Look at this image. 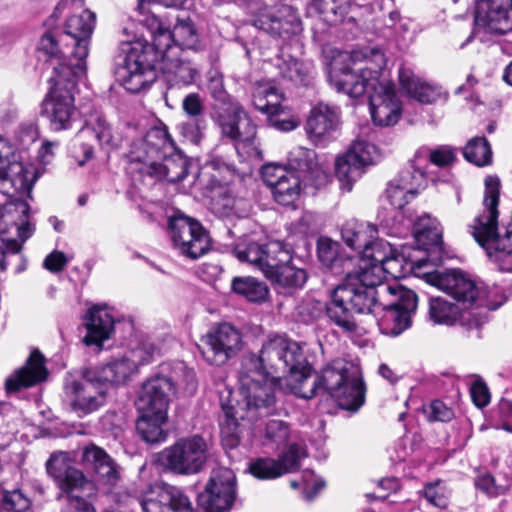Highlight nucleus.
Masks as SVG:
<instances>
[{
    "label": "nucleus",
    "mask_w": 512,
    "mask_h": 512,
    "mask_svg": "<svg viewBox=\"0 0 512 512\" xmlns=\"http://www.w3.org/2000/svg\"><path fill=\"white\" fill-rule=\"evenodd\" d=\"M96 22L94 12L85 9L80 14L70 16L65 24V33L73 39L74 50L68 62H60L61 75H86V58L89 43Z\"/></svg>",
    "instance_id": "obj_13"
},
{
    "label": "nucleus",
    "mask_w": 512,
    "mask_h": 512,
    "mask_svg": "<svg viewBox=\"0 0 512 512\" xmlns=\"http://www.w3.org/2000/svg\"><path fill=\"white\" fill-rule=\"evenodd\" d=\"M234 254L241 262H248L262 271L264 244L243 240L235 245Z\"/></svg>",
    "instance_id": "obj_55"
},
{
    "label": "nucleus",
    "mask_w": 512,
    "mask_h": 512,
    "mask_svg": "<svg viewBox=\"0 0 512 512\" xmlns=\"http://www.w3.org/2000/svg\"><path fill=\"white\" fill-rule=\"evenodd\" d=\"M252 475L259 479H273L282 475L278 462L271 458H259L249 466Z\"/></svg>",
    "instance_id": "obj_58"
},
{
    "label": "nucleus",
    "mask_w": 512,
    "mask_h": 512,
    "mask_svg": "<svg viewBox=\"0 0 512 512\" xmlns=\"http://www.w3.org/2000/svg\"><path fill=\"white\" fill-rule=\"evenodd\" d=\"M213 211L220 216L229 215L235 206V199L227 189H220L212 196Z\"/></svg>",
    "instance_id": "obj_60"
},
{
    "label": "nucleus",
    "mask_w": 512,
    "mask_h": 512,
    "mask_svg": "<svg viewBox=\"0 0 512 512\" xmlns=\"http://www.w3.org/2000/svg\"><path fill=\"white\" fill-rule=\"evenodd\" d=\"M170 237L180 254L197 259L210 249V237L203 226L196 220L175 215L169 219Z\"/></svg>",
    "instance_id": "obj_16"
},
{
    "label": "nucleus",
    "mask_w": 512,
    "mask_h": 512,
    "mask_svg": "<svg viewBox=\"0 0 512 512\" xmlns=\"http://www.w3.org/2000/svg\"><path fill=\"white\" fill-rule=\"evenodd\" d=\"M171 383V392L191 396L197 390L196 374L184 362H176L169 376H166Z\"/></svg>",
    "instance_id": "obj_41"
},
{
    "label": "nucleus",
    "mask_w": 512,
    "mask_h": 512,
    "mask_svg": "<svg viewBox=\"0 0 512 512\" xmlns=\"http://www.w3.org/2000/svg\"><path fill=\"white\" fill-rule=\"evenodd\" d=\"M257 368L265 372L282 373L289 376L291 390L295 393V387H305L311 378L309 366L303 349L299 343L283 336L269 337L255 355Z\"/></svg>",
    "instance_id": "obj_4"
},
{
    "label": "nucleus",
    "mask_w": 512,
    "mask_h": 512,
    "mask_svg": "<svg viewBox=\"0 0 512 512\" xmlns=\"http://www.w3.org/2000/svg\"><path fill=\"white\" fill-rule=\"evenodd\" d=\"M107 387L92 369L85 370L80 378L69 377L64 385V400L79 416L88 415L104 405Z\"/></svg>",
    "instance_id": "obj_14"
},
{
    "label": "nucleus",
    "mask_w": 512,
    "mask_h": 512,
    "mask_svg": "<svg viewBox=\"0 0 512 512\" xmlns=\"http://www.w3.org/2000/svg\"><path fill=\"white\" fill-rule=\"evenodd\" d=\"M167 415L141 412L136 423V429L141 438L148 443H158L166 439V433L162 425L166 422Z\"/></svg>",
    "instance_id": "obj_42"
},
{
    "label": "nucleus",
    "mask_w": 512,
    "mask_h": 512,
    "mask_svg": "<svg viewBox=\"0 0 512 512\" xmlns=\"http://www.w3.org/2000/svg\"><path fill=\"white\" fill-rule=\"evenodd\" d=\"M94 137L101 147L114 148L118 145L111 125L102 116L89 120L78 134L79 140Z\"/></svg>",
    "instance_id": "obj_40"
},
{
    "label": "nucleus",
    "mask_w": 512,
    "mask_h": 512,
    "mask_svg": "<svg viewBox=\"0 0 512 512\" xmlns=\"http://www.w3.org/2000/svg\"><path fill=\"white\" fill-rule=\"evenodd\" d=\"M170 35L171 46L179 47L181 52L184 49L197 50L200 47L198 31L190 19H178L173 30H170Z\"/></svg>",
    "instance_id": "obj_46"
},
{
    "label": "nucleus",
    "mask_w": 512,
    "mask_h": 512,
    "mask_svg": "<svg viewBox=\"0 0 512 512\" xmlns=\"http://www.w3.org/2000/svg\"><path fill=\"white\" fill-rule=\"evenodd\" d=\"M254 25L277 38H290L302 31V21L297 11L289 5L262 9L254 19Z\"/></svg>",
    "instance_id": "obj_20"
},
{
    "label": "nucleus",
    "mask_w": 512,
    "mask_h": 512,
    "mask_svg": "<svg viewBox=\"0 0 512 512\" xmlns=\"http://www.w3.org/2000/svg\"><path fill=\"white\" fill-rule=\"evenodd\" d=\"M343 241L357 252L358 267L363 261L369 260L377 249V243H383L377 238V229L374 225L357 220L347 221L341 230Z\"/></svg>",
    "instance_id": "obj_27"
},
{
    "label": "nucleus",
    "mask_w": 512,
    "mask_h": 512,
    "mask_svg": "<svg viewBox=\"0 0 512 512\" xmlns=\"http://www.w3.org/2000/svg\"><path fill=\"white\" fill-rule=\"evenodd\" d=\"M394 303H386L383 317L379 321L381 331L389 336H398L411 326V317L417 308V295L409 289L401 288Z\"/></svg>",
    "instance_id": "obj_23"
},
{
    "label": "nucleus",
    "mask_w": 512,
    "mask_h": 512,
    "mask_svg": "<svg viewBox=\"0 0 512 512\" xmlns=\"http://www.w3.org/2000/svg\"><path fill=\"white\" fill-rule=\"evenodd\" d=\"M204 128V121L200 119H194L185 122L181 125V134L191 143L197 145L200 143Z\"/></svg>",
    "instance_id": "obj_63"
},
{
    "label": "nucleus",
    "mask_w": 512,
    "mask_h": 512,
    "mask_svg": "<svg viewBox=\"0 0 512 512\" xmlns=\"http://www.w3.org/2000/svg\"><path fill=\"white\" fill-rule=\"evenodd\" d=\"M174 142L166 127H154L143 137L132 140L129 144L126 158L129 173H139L149 176V164L163 157V153L172 152Z\"/></svg>",
    "instance_id": "obj_11"
},
{
    "label": "nucleus",
    "mask_w": 512,
    "mask_h": 512,
    "mask_svg": "<svg viewBox=\"0 0 512 512\" xmlns=\"http://www.w3.org/2000/svg\"><path fill=\"white\" fill-rule=\"evenodd\" d=\"M82 462L108 492L119 483L120 467L103 448L94 444L85 446L82 450Z\"/></svg>",
    "instance_id": "obj_26"
},
{
    "label": "nucleus",
    "mask_w": 512,
    "mask_h": 512,
    "mask_svg": "<svg viewBox=\"0 0 512 512\" xmlns=\"http://www.w3.org/2000/svg\"><path fill=\"white\" fill-rule=\"evenodd\" d=\"M307 456L305 448L299 444H292L280 456L278 465L282 475L297 470L300 467V462Z\"/></svg>",
    "instance_id": "obj_57"
},
{
    "label": "nucleus",
    "mask_w": 512,
    "mask_h": 512,
    "mask_svg": "<svg viewBox=\"0 0 512 512\" xmlns=\"http://www.w3.org/2000/svg\"><path fill=\"white\" fill-rule=\"evenodd\" d=\"M30 500L20 491H7L0 486V508L7 512H28Z\"/></svg>",
    "instance_id": "obj_56"
},
{
    "label": "nucleus",
    "mask_w": 512,
    "mask_h": 512,
    "mask_svg": "<svg viewBox=\"0 0 512 512\" xmlns=\"http://www.w3.org/2000/svg\"><path fill=\"white\" fill-rule=\"evenodd\" d=\"M287 169L301 175V178L312 179L320 170L314 150L305 147H295L288 154Z\"/></svg>",
    "instance_id": "obj_39"
},
{
    "label": "nucleus",
    "mask_w": 512,
    "mask_h": 512,
    "mask_svg": "<svg viewBox=\"0 0 512 512\" xmlns=\"http://www.w3.org/2000/svg\"><path fill=\"white\" fill-rule=\"evenodd\" d=\"M116 322L115 311L107 305H95L88 311L86 318L87 334L84 341L87 345L102 346L114 331Z\"/></svg>",
    "instance_id": "obj_32"
},
{
    "label": "nucleus",
    "mask_w": 512,
    "mask_h": 512,
    "mask_svg": "<svg viewBox=\"0 0 512 512\" xmlns=\"http://www.w3.org/2000/svg\"><path fill=\"white\" fill-rule=\"evenodd\" d=\"M289 436L288 425L277 419H271L266 423L265 438L273 443L282 444Z\"/></svg>",
    "instance_id": "obj_61"
},
{
    "label": "nucleus",
    "mask_w": 512,
    "mask_h": 512,
    "mask_svg": "<svg viewBox=\"0 0 512 512\" xmlns=\"http://www.w3.org/2000/svg\"><path fill=\"white\" fill-rule=\"evenodd\" d=\"M386 58L377 47H364L341 54L331 63L330 83L338 92L357 98L369 92L372 120L378 126L395 125L401 116V102L394 84L384 70Z\"/></svg>",
    "instance_id": "obj_1"
},
{
    "label": "nucleus",
    "mask_w": 512,
    "mask_h": 512,
    "mask_svg": "<svg viewBox=\"0 0 512 512\" xmlns=\"http://www.w3.org/2000/svg\"><path fill=\"white\" fill-rule=\"evenodd\" d=\"M341 125L340 110L335 106L318 103L313 106L305 123V132L314 145H326Z\"/></svg>",
    "instance_id": "obj_25"
},
{
    "label": "nucleus",
    "mask_w": 512,
    "mask_h": 512,
    "mask_svg": "<svg viewBox=\"0 0 512 512\" xmlns=\"http://www.w3.org/2000/svg\"><path fill=\"white\" fill-rule=\"evenodd\" d=\"M321 389L326 390L345 410L357 411L365 401V386L359 367L343 359L332 361L320 377L309 378L305 387L296 386L295 394L310 399Z\"/></svg>",
    "instance_id": "obj_3"
},
{
    "label": "nucleus",
    "mask_w": 512,
    "mask_h": 512,
    "mask_svg": "<svg viewBox=\"0 0 512 512\" xmlns=\"http://www.w3.org/2000/svg\"><path fill=\"white\" fill-rule=\"evenodd\" d=\"M463 154L467 161L477 166H485L492 162V150L485 137L472 138L465 146Z\"/></svg>",
    "instance_id": "obj_53"
},
{
    "label": "nucleus",
    "mask_w": 512,
    "mask_h": 512,
    "mask_svg": "<svg viewBox=\"0 0 512 512\" xmlns=\"http://www.w3.org/2000/svg\"><path fill=\"white\" fill-rule=\"evenodd\" d=\"M163 157L149 164V177L156 180L166 179L175 183L183 180L187 175L188 161L174 146L172 152L162 154Z\"/></svg>",
    "instance_id": "obj_34"
},
{
    "label": "nucleus",
    "mask_w": 512,
    "mask_h": 512,
    "mask_svg": "<svg viewBox=\"0 0 512 512\" xmlns=\"http://www.w3.org/2000/svg\"><path fill=\"white\" fill-rule=\"evenodd\" d=\"M46 376L43 356L38 351L32 352L26 364L6 379V390L8 393L18 392L38 384Z\"/></svg>",
    "instance_id": "obj_33"
},
{
    "label": "nucleus",
    "mask_w": 512,
    "mask_h": 512,
    "mask_svg": "<svg viewBox=\"0 0 512 512\" xmlns=\"http://www.w3.org/2000/svg\"><path fill=\"white\" fill-rule=\"evenodd\" d=\"M399 82L406 93L423 104L436 102L441 96L440 87L422 82L414 72L407 67L399 69Z\"/></svg>",
    "instance_id": "obj_36"
},
{
    "label": "nucleus",
    "mask_w": 512,
    "mask_h": 512,
    "mask_svg": "<svg viewBox=\"0 0 512 512\" xmlns=\"http://www.w3.org/2000/svg\"><path fill=\"white\" fill-rule=\"evenodd\" d=\"M277 67L280 75L295 84H307L310 79V66L295 58L278 59Z\"/></svg>",
    "instance_id": "obj_52"
},
{
    "label": "nucleus",
    "mask_w": 512,
    "mask_h": 512,
    "mask_svg": "<svg viewBox=\"0 0 512 512\" xmlns=\"http://www.w3.org/2000/svg\"><path fill=\"white\" fill-rule=\"evenodd\" d=\"M261 174L277 203L290 205L298 199L302 182L300 174L276 164L263 166Z\"/></svg>",
    "instance_id": "obj_24"
},
{
    "label": "nucleus",
    "mask_w": 512,
    "mask_h": 512,
    "mask_svg": "<svg viewBox=\"0 0 512 512\" xmlns=\"http://www.w3.org/2000/svg\"><path fill=\"white\" fill-rule=\"evenodd\" d=\"M317 252L323 264L332 265L337 257L338 244L329 238H320L317 244Z\"/></svg>",
    "instance_id": "obj_62"
},
{
    "label": "nucleus",
    "mask_w": 512,
    "mask_h": 512,
    "mask_svg": "<svg viewBox=\"0 0 512 512\" xmlns=\"http://www.w3.org/2000/svg\"><path fill=\"white\" fill-rule=\"evenodd\" d=\"M379 158L376 146L366 140H356L349 150L335 160V173L341 189L351 191L353 184L362 176L364 168Z\"/></svg>",
    "instance_id": "obj_17"
},
{
    "label": "nucleus",
    "mask_w": 512,
    "mask_h": 512,
    "mask_svg": "<svg viewBox=\"0 0 512 512\" xmlns=\"http://www.w3.org/2000/svg\"><path fill=\"white\" fill-rule=\"evenodd\" d=\"M424 181L425 171L420 170L419 167L417 171L411 166L402 170L398 177L389 183L386 190L389 204L395 209H403L416 196L418 188L424 184Z\"/></svg>",
    "instance_id": "obj_28"
},
{
    "label": "nucleus",
    "mask_w": 512,
    "mask_h": 512,
    "mask_svg": "<svg viewBox=\"0 0 512 512\" xmlns=\"http://www.w3.org/2000/svg\"><path fill=\"white\" fill-rule=\"evenodd\" d=\"M61 66L54 67L55 75L51 77L53 87L42 105L43 114L50 120L54 130L67 129L74 113V97L72 88L77 80L85 75H61Z\"/></svg>",
    "instance_id": "obj_9"
},
{
    "label": "nucleus",
    "mask_w": 512,
    "mask_h": 512,
    "mask_svg": "<svg viewBox=\"0 0 512 512\" xmlns=\"http://www.w3.org/2000/svg\"><path fill=\"white\" fill-rule=\"evenodd\" d=\"M23 195H14L13 200L0 206V237L11 253H18L35 231V224L30 220V207L21 198Z\"/></svg>",
    "instance_id": "obj_10"
},
{
    "label": "nucleus",
    "mask_w": 512,
    "mask_h": 512,
    "mask_svg": "<svg viewBox=\"0 0 512 512\" xmlns=\"http://www.w3.org/2000/svg\"><path fill=\"white\" fill-rule=\"evenodd\" d=\"M349 7L350 0H312L308 13L318 14L325 22L336 24L348 13Z\"/></svg>",
    "instance_id": "obj_43"
},
{
    "label": "nucleus",
    "mask_w": 512,
    "mask_h": 512,
    "mask_svg": "<svg viewBox=\"0 0 512 512\" xmlns=\"http://www.w3.org/2000/svg\"><path fill=\"white\" fill-rule=\"evenodd\" d=\"M459 316V307L441 297H432L429 302V317L435 324L452 325Z\"/></svg>",
    "instance_id": "obj_51"
},
{
    "label": "nucleus",
    "mask_w": 512,
    "mask_h": 512,
    "mask_svg": "<svg viewBox=\"0 0 512 512\" xmlns=\"http://www.w3.org/2000/svg\"><path fill=\"white\" fill-rule=\"evenodd\" d=\"M414 235L425 245H439L442 241V227L437 219L423 215L414 224Z\"/></svg>",
    "instance_id": "obj_50"
},
{
    "label": "nucleus",
    "mask_w": 512,
    "mask_h": 512,
    "mask_svg": "<svg viewBox=\"0 0 512 512\" xmlns=\"http://www.w3.org/2000/svg\"><path fill=\"white\" fill-rule=\"evenodd\" d=\"M292 260L291 249L279 240L264 244L262 272L267 277L281 264Z\"/></svg>",
    "instance_id": "obj_48"
},
{
    "label": "nucleus",
    "mask_w": 512,
    "mask_h": 512,
    "mask_svg": "<svg viewBox=\"0 0 512 512\" xmlns=\"http://www.w3.org/2000/svg\"><path fill=\"white\" fill-rule=\"evenodd\" d=\"M391 252L390 245L388 243H377V249L374 251L369 260L363 261L360 264L369 276L379 274V285H385L383 283L387 275L393 278L400 277L399 275V261L396 257L389 255Z\"/></svg>",
    "instance_id": "obj_35"
},
{
    "label": "nucleus",
    "mask_w": 512,
    "mask_h": 512,
    "mask_svg": "<svg viewBox=\"0 0 512 512\" xmlns=\"http://www.w3.org/2000/svg\"><path fill=\"white\" fill-rule=\"evenodd\" d=\"M243 345L239 330L229 323H221L201 338L200 351L207 363L221 366L234 358Z\"/></svg>",
    "instance_id": "obj_15"
},
{
    "label": "nucleus",
    "mask_w": 512,
    "mask_h": 512,
    "mask_svg": "<svg viewBox=\"0 0 512 512\" xmlns=\"http://www.w3.org/2000/svg\"><path fill=\"white\" fill-rule=\"evenodd\" d=\"M423 278L428 284L447 293L467 309L494 310L502 303V300L496 297V288L489 290L459 270L427 272Z\"/></svg>",
    "instance_id": "obj_7"
},
{
    "label": "nucleus",
    "mask_w": 512,
    "mask_h": 512,
    "mask_svg": "<svg viewBox=\"0 0 512 512\" xmlns=\"http://www.w3.org/2000/svg\"><path fill=\"white\" fill-rule=\"evenodd\" d=\"M428 417L430 420L447 422L454 417L450 407L440 400L433 401L428 408Z\"/></svg>",
    "instance_id": "obj_64"
},
{
    "label": "nucleus",
    "mask_w": 512,
    "mask_h": 512,
    "mask_svg": "<svg viewBox=\"0 0 512 512\" xmlns=\"http://www.w3.org/2000/svg\"><path fill=\"white\" fill-rule=\"evenodd\" d=\"M159 69L170 88L189 86L199 77V69L177 46H170L158 54Z\"/></svg>",
    "instance_id": "obj_21"
},
{
    "label": "nucleus",
    "mask_w": 512,
    "mask_h": 512,
    "mask_svg": "<svg viewBox=\"0 0 512 512\" xmlns=\"http://www.w3.org/2000/svg\"><path fill=\"white\" fill-rule=\"evenodd\" d=\"M48 475L61 491L58 499L65 501L63 512H95L88 499L95 495V483L73 466L68 453H53L46 462Z\"/></svg>",
    "instance_id": "obj_5"
},
{
    "label": "nucleus",
    "mask_w": 512,
    "mask_h": 512,
    "mask_svg": "<svg viewBox=\"0 0 512 512\" xmlns=\"http://www.w3.org/2000/svg\"><path fill=\"white\" fill-rule=\"evenodd\" d=\"M279 380V376L270 375V372L257 368L255 354L244 356L238 373V383L248 410H263L267 414L275 403V389Z\"/></svg>",
    "instance_id": "obj_8"
},
{
    "label": "nucleus",
    "mask_w": 512,
    "mask_h": 512,
    "mask_svg": "<svg viewBox=\"0 0 512 512\" xmlns=\"http://www.w3.org/2000/svg\"><path fill=\"white\" fill-rule=\"evenodd\" d=\"M158 56L141 42L123 43L115 57L114 75L130 93L146 92L157 79Z\"/></svg>",
    "instance_id": "obj_6"
},
{
    "label": "nucleus",
    "mask_w": 512,
    "mask_h": 512,
    "mask_svg": "<svg viewBox=\"0 0 512 512\" xmlns=\"http://www.w3.org/2000/svg\"><path fill=\"white\" fill-rule=\"evenodd\" d=\"M222 134L233 141L250 143L256 135V127L237 102H229V108L219 114Z\"/></svg>",
    "instance_id": "obj_29"
},
{
    "label": "nucleus",
    "mask_w": 512,
    "mask_h": 512,
    "mask_svg": "<svg viewBox=\"0 0 512 512\" xmlns=\"http://www.w3.org/2000/svg\"><path fill=\"white\" fill-rule=\"evenodd\" d=\"M283 94L270 83H259L253 93V104L259 111L269 114L281 107Z\"/></svg>",
    "instance_id": "obj_47"
},
{
    "label": "nucleus",
    "mask_w": 512,
    "mask_h": 512,
    "mask_svg": "<svg viewBox=\"0 0 512 512\" xmlns=\"http://www.w3.org/2000/svg\"><path fill=\"white\" fill-rule=\"evenodd\" d=\"M395 293L392 286L379 285V274L369 276L359 266L357 270L348 272L344 282L333 291L326 314L344 332H354L357 325L352 311L371 313L374 308L385 306L386 298Z\"/></svg>",
    "instance_id": "obj_2"
},
{
    "label": "nucleus",
    "mask_w": 512,
    "mask_h": 512,
    "mask_svg": "<svg viewBox=\"0 0 512 512\" xmlns=\"http://www.w3.org/2000/svg\"><path fill=\"white\" fill-rule=\"evenodd\" d=\"M450 493L440 480L429 483L424 488L425 499L433 506L444 509L448 506Z\"/></svg>",
    "instance_id": "obj_59"
},
{
    "label": "nucleus",
    "mask_w": 512,
    "mask_h": 512,
    "mask_svg": "<svg viewBox=\"0 0 512 512\" xmlns=\"http://www.w3.org/2000/svg\"><path fill=\"white\" fill-rule=\"evenodd\" d=\"M267 278L279 293L290 294L303 287L307 280V272L294 265L290 260L281 264Z\"/></svg>",
    "instance_id": "obj_37"
},
{
    "label": "nucleus",
    "mask_w": 512,
    "mask_h": 512,
    "mask_svg": "<svg viewBox=\"0 0 512 512\" xmlns=\"http://www.w3.org/2000/svg\"><path fill=\"white\" fill-rule=\"evenodd\" d=\"M158 353V347L149 337L139 336L130 341L124 356L137 370L139 366L151 362Z\"/></svg>",
    "instance_id": "obj_45"
},
{
    "label": "nucleus",
    "mask_w": 512,
    "mask_h": 512,
    "mask_svg": "<svg viewBox=\"0 0 512 512\" xmlns=\"http://www.w3.org/2000/svg\"><path fill=\"white\" fill-rule=\"evenodd\" d=\"M143 24L150 31L152 36L151 44H144L151 47L158 56L159 52H163L171 46L172 36L170 35V26L155 14H148L142 20Z\"/></svg>",
    "instance_id": "obj_44"
},
{
    "label": "nucleus",
    "mask_w": 512,
    "mask_h": 512,
    "mask_svg": "<svg viewBox=\"0 0 512 512\" xmlns=\"http://www.w3.org/2000/svg\"><path fill=\"white\" fill-rule=\"evenodd\" d=\"M474 33L484 30L505 34L512 30V0H476L474 6Z\"/></svg>",
    "instance_id": "obj_19"
},
{
    "label": "nucleus",
    "mask_w": 512,
    "mask_h": 512,
    "mask_svg": "<svg viewBox=\"0 0 512 512\" xmlns=\"http://www.w3.org/2000/svg\"><path fill=\"white\" fill-rule=\"evenodd\" d=\"M231 287L235 293L251 302L264 301L269 293L268 287L264 282L251 276L233 278Z\"/></svg>",
    "instance_id": "obj_49"
},
{
    "label": "nucleus",
    "mask_w": 512,
    "mask_h": 512,
    "mask_svg": "<svg viewBox=\"0 0 512 512\" xmlns=\"http://www.w3.org/2000/svg\"><path fill=\"white\" fill-rule=\"evenodd\" d=\"M92 370L100 382L107 387V391L112 385L126 383V381L137 371L134 364L127 361V358L124 355L119 359H115L104 366Z\"/></svg>",
    "instance_id": "obj_38"
},
{
    "label": "nucleus",
    "mask_w": 512,
    "mask_h": 512,
    "mask_svg": "<svg viewBox=\"0 0 512 512\" xmlns=\"http://www.w3.org/2000/svg\"><path fill=\"white\" fill-rule=\"evenodd\" d=\"M12 148L5 145L0 149V185L3 189L7 184L13 188V192L5 190L4 192L10 196L27 194L30 197L32 187L38 178L36 168L31 164H23L17 161H11L9 156Z\"/></svg>",
    "instance_id": "obj_22"
},
{
    "label": "nucleus",
    "mask_w": 512,
    "mask_h": 512,
    "mask_svg": "<svg viewBox=\"0 0 512 512\" xmlns=\"http://www.w3.org/2000/svg\"><path fill=\"white\" fill-rule=\"evenodd\" d=\"M171 383L166 376H156L149 379L142 387L137 408L140 412L156 413L162 417L167 415Z\"/></svg>",
    "instance_id": "obj_30"
},
{
    "label": "nucleus",
    "mask_w": 512,
    "mask_h": 512,
    "mask_svg": "<svg viewBox=\"0 0 512 512\" xmlns=\"http://www.w3.org/2000/svg\"><path fill=\"white\" fill-rule=\"evenodd\" d=\"M141 506L143 512H192L191 502L185 493L169 484L158 487L155 495L145 498Z\"/></svg>",
    "instance_id": "obj_31"
},
{
    "label": "nucleus",
    "mask_w": 512,
    "mask_h": 512,
    "mask_svg": "<svg viewBox=\"0 0 512 512\" xmlns=\"http://www.w3.org/2000/svg\"><path fill=\"white\" fill-rule=\"evenodd\" d=\"M209 445L199 436L193 435L176 441L161 453L162 464L178 475L199 473L208 459Z\"/></svg>",
    "instance_id": "obj_12"
},
{
    "label": "nucleus",
    "mask_w": 512,
    "mask_h": 512,
    "mask_svg": "<svg viewBox=\"0 0 512 512\" xmlns=\"http://www.w3.org/2000/svg\"><path fill=\"white\" fill-rule=\"evenodd\" d=\"M235 475L228 468L214 469L203 492L198 496V505L204 512H223L234 500Z\"/></svg>",
    "instance_id": "obj_18"
},
{
    "label": "nucleus",
    "mask_w": 512,
    "mask_h": 512,
    "mask_svg": "<svg viewBox=\"0 0 512 512\" xmlns=\"http://www.w3.org/2000/svg\"><path fill=\"white\" fill-rule=\"evenodd\" d=\"M427 159L436 166H447L454 161L455 155L448 147H441L431 152L420 150L415 154L414 159L411 161V168L415 171H417V167H419L420 170H423L422 163H425Z\"/></svg>",
    "instance_id": "obj_54"
}]
</instances>
